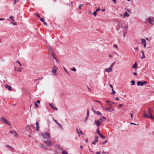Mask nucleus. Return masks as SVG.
<instances>
[{
  "label": "nucleus",
  "mask_w": 154,
  "mask_h": 154,
  "mask_svg": "<svg viewBox=\"0 0 154 154\" xmlns=\"http://www.w3.org/2000/svg\"><path fill=\"white\" fill-rule=\"evenodd\" d=\"M153 111V110L150 108H149L147 112V114L144 113L143 117L149 118L151 119H154V116H153L152 115Z\"/></svg>",
  "instance_id": "f257e3e1"
},
{
  "label": "nucleus",
  "mask_w": 154,
  "mask_h": 154,
  "mask_svg": "<svg viewBox=\"0 0 154 154\" xmlns=\"http://www.w3.org/2000/svg\"><path fill=\"white\" fill-rule=\"evenodd\" d=\"M106 119V117L104 116L102 117L99 119L98 120L95 121L94 123V124H96L98 128H99V127L102 123V122L105 121Z\"/></svg>",
  "instance_id": "f03ea898"
},
{
  "label": "nucleus",
  "mask_w": 154,
  "mask_h": 154,
  "mask_svg": "<svg viewBox=\"0 0 154 154\" xmlns=\"http://www.w3.org/2000/svg\"><path fill=\"white\" fill-rule=\"evenodd\" d=\"M42 136L45 140H48L50 138V134L48 132L42 133Z\"/></svg>",
  "instance_id": "7ed1b4c3"
},
{
  "label": "nucleus",
  "mask_w": 154,
  "mask_h": 154,
  "mask_svg": "<svg viewBox=\"0 0 154 154\" xmlns=\"http://www.w3.org/2000/svg\"><path fill=\"white\" fill-rule=\"evenodd\" d=\"M45 145L49 147H51L53 145L52 142L50 141L45 140L43 142Z\"/></svg>",
  "instance_id": "20e7f679"
},
{
  "label": "nucleus",
  "mask_w": 154,
  "mask_h": 154,
  "mask_svg": "<svg viewBox=\"0 0 154 154\" xmlns=\"http://www.w3.org/2000/svg\"><path fill=\"white\" fill-rule=\"evenodd\" d=\"M146 83L147 82L146 81L142 82L141 81H139L137 82V85L138 86L140 85L142 86L143 85L146 84Z\"/></svg>",
  "instance_id": "39448f33"
},
{
  "label": "nucleus",
  "mask_w": 154,
  "mask_h": 154,
  "mask_svg": "<svg viewBox=\"0 0 154 154\" xmlns=\"http://www.w3.org/2000/svg\"><path fill=\"white\" fill-rule=\"evenodd\" d=\"M148 22L150 24H154V18H152L151 17H149L148 18Z\"/></svg>",
  "instance_id": "423d86ee"
},
{
  "label": "nucleus",
  "mask_w": 154,
  "mask_h": 154,
  "mask_svg": "<svg viewBox=\"0 0 154 154\" xmlns=\"http://www.w3.org/2000/svg\"><path fill=\"white\" fill-rule=\"evenodd\" d=\"M50 106L54 110H57V109L55 106V105L54 103H49Z\"/></svg>",
  "instance_id": "0eeeda50"
},
{
  "label": "nucleus",
  "mask_w": 154,
  "mask_h": 154,
  "mask_svg": "<svg viewBox=\"0 0 154 154\" xmlns=\"http://www.w3.org/2000/svg\"><path fill=\"white\" fill-rule=\"evenodd\" d=\"M10 132L11 133L13 134L14 135L15 137H18V134L17 133V132L15 131H10Z\"/></svg>",
  "instance_id": "6e6552de"
},
{
  "label": "nucleus",
  "mask_w": 154,
  "mask_h": 154,
  "mask_svg": "<svg viewBox=\"0 0 154 154\" xmlns=\"http://www.w3.org/2000/svg\"><path fill=\"white\" fill-rule=\"evenodd\" d=\"M1 119L2 121H4L5 123L7 124L8 125H10V124L8 122L5 118L2 117L1 118Z\"/></svg>",
  "instance_id": "1a4fd4ad"
},
{
  "label": "nucleus",
  "mask_w": 154,
  "mask_h": 154,
  "mask_svg": "<svg viewBox=\"0 0 154 154\" xmlns=\"http://www.w3.org/2000/svg\"><path fill=\"white\" fill-rule=\"evenodd\" d=\"M141 43H142L143 44L144 47V48H145L146 46V40L142 38L141 39Z\"/></svg>",
  "instance_id": "9d476101"
},
{
  "label": "nucleus",
  "mask_w": 154,
  "mask_h": 154,
  "mask_svg": "<svg viewBox=\"0 0 154 154\" xmlns=\"http://www.w3.org/2000/svg\"><path fill=\"white\" fill-rule=\"evenodd\" d=\"M106 110L108 111L109 112H112L114 110V109L112 108L107 107L106 109Z\"/></svg>",
  "instance_id": "9b49d317"
},
{
  "label": "nucleus",
  "mask_w": 154,
  "mask_h": 154,
  "mask_svg": "<svg viewBox=\"0 0 154 154\" xmlns=\"http://www.w3.org/2000/svg\"><path fill=\"white\" fill-rule=\"evenodd\" d=\"M40 148H43L46 150H47L48 149V148L46 147L44 145L42 144H40Z\"/></svg>",
  "instance_id": "f8f14e48"
},
{
  "label": "nucleus",
  "mask_w": 154,
  "mask_h": 154,
  "mask_svg": "<svg viewBox=\"0 0 154 154\" xmlns=\"http://www.w3.org/2000/svg\"><path fill=\"white\" fill-rule=\"evenodd\" d=\"M112 68H111L110 67H109V68H108V69H105V70L106 71V72H112Z\"/></svg>",
  "instance_id": "ddd939ff"
},
{
  "label": "nucleus",
  "mask_w": 154,
  "mask_h": 154,
  "mask_svg": "<svg viewBox=\"0 0 154 154\" xmlns=\"http://www.w3.org/2000/svg\"><path fill=\"white\" fill-rule=\"evenodd\" d=\"M5 86L6 89H8L10 91H11L12 89L11 87L10 86L8 85H5Z\"/></svg>",
  "instance_id": "4468645a"
},
{
  "label": "nucleus",
  "mask_w": 154,
  "mask_h": 154,
  "mask_svg": "<svg viewBox=\"0 0 154 154\" xmlns=\"http://www.w3.org/2000/svg\"><path fill=\"white\" fill-rule=\"evenodd\" d=\"M54 121L56 123V124L59 126L60 128H61L62 127V125L60 124L56 120H55L54 119H53Z\"/></svg>",
  "instance_id": "2eb2a0df"
},
{
  "label": "nucleus",
  "mask_w": 154,
  "mask_h": 154,
  "mask_svg": "<svg viewBox=\"0 0 154 154\" xmlns=\"http://www.w3.org/2000/svg\"><path fill=\"white\" fill-rule=\"evenodd\" d=\"M36 130L37 131H38L39 129V123L38 122H36Z\"/></svg>",
  "instance_id": "dca6fc26"
},
{
  "label": "nucleus",
  "mask_w": 154,
  "mask_h": 154,
  "mask_svg": "<svg viewBox=\"0 0 154 154\" xmlns=\"http://www.w3.org/2000/svg\"><path fill=\"white\" fill-rule=\"evenodd\" d=\"M98 136H95L94 138V142H97L98 141Z\"/></svg>",
  "instance_id": "f3484780"
},
{
  "label": "nucleus",
  "mask_w": 154,
  "mask_h": 154,
  "mask_svg": "<svg viewBox=\"0 0 154 154\" xmlns=\"http://www.w3.org/2000/svg\"><path fill=\"white\" fill-rule=\"evenodd\" d=\"M129 16V14L127 12H125L124 14V17H128Z\"/></svg>",
  "instance_id": "a211bd4d"
},
{
  "label": "nucleus",
  "mask_w": 154,
  "mask_h": 154,
  "mask_svg": "<svg viewBox=\"0 0 154 154\" xmlns=\"http://www.w3.org/2000/svg\"><path fill=\"white\" fill-rule=\"evenodd\" d=\"M95 113L97 115H102V114L99 111H96Z\"/></svg>",
  "instance_id": "6ab92c4d"
},
{
  "label": "nucleus",
  "mask_w": 154,
  "mask_h": 154,
  "mask_svg": "<svg viewBox=\"0 0 154 154\" xmlns=\"http://www.w3.org/2000/svg\"><path fill=\"white\" fill-rule=\"evenodd\" d=\"M137 63L136 62H135L134 66H133V68H136L137 67Z\"/></svg>",
  "instance_id": "aec40b11"
},
{
  "label": "nucleus",
  "mask_w": 154,
  "mask_h": 154,
  "mask_svg": "<svg viewBox=\"0 0 154 154\" xmlns=\"http://www.w3.org/2000/svg\"><path fill=\"white\" fill-rule=\"evenodd\" d=\"M97 133L99 135L100 134H101V133L100 132L99 130V128H97Z\"/></svg>",
  "instance_id": "412c9836"
},
{
  "label": "nucleus",
  "mask_w": 154,
  "mask_h": 154,
  "mask_svg": "<svg viewBox=\"0 0 154 154\" xmlns=\"http://www.w3.org/2000/svg\"><path fill=\"white\" fill-rule=\"evenodd\" d=\"M47 49H48V50H49L50 51H51V47L50 46H47Z\"/></svg>",
  "instance_id": "4be33fe9"
},
{
  "label": "nucleus",
  "mask_w": 154,
  "mask_h": 154,
  "mask_svg": "<svg viewBox=\"0 0 154 154\" xmlns=\"http://www.w3.org/2000/svg\"><path fill=\"white\" fill-rule=\"evenodd\" d=\"M56 69H53L52 70V72L55 75H56Z\"/></svg>",
  "instance_id": "5701e85b"
},
{
  "label": "nucleus",
  "mask_w": 154,
  "mask_h": 154,
  "mask_svg": "<svg viewBox=\"0 0 154 154\" xmlns=\"http://www.w3.org/2000/svg\"><path fill=\"white\" fill-rule=\"evenodd\" d=\"M61 153L63 154H68L67 152L65 150H63L61 152Z\"/></svg>",
  "instance_id": "b1692460"
},
{
  "label": "nucleus",
  "mask_w": 154,
  "mask_h": 154,
  "mask_svg": "<svg viewBox=\"0 0 154 154\" xmlns=\"http://www.w3.org/2000/svg\"><path fill=\"white\" fill-rule=\"evenodd\" d=\"M21 70H22V69L21 68H17V70H16L18 72H21Z\"/></svg>",
  "instance_id": "393cba45"
},
{
  "label": "nucleus",
  "mask_w": 154,
  "mask_h": 154,
  "mask_svg": "<svg viewBox=\"0 0 154 154\" xmlns=\"http://www.w3.org/2000/svg\"><path fill=\"white\" fill-rule=\"evenodd\" d=\"M115 64V62H113V63H112V64L110 66L111 68H112V67H113V66Z\"/></svg>",
  "instance_id": "a878e982"
},
{
  "label": "nucleus",
  "mask_w": 154,
  "mask_h": 154,
  "mask_svg": "<svg viewBox=\"0 0 154 154\" xmlns=\"http://www.w3.org/2000/svg\"><path fill=\"white\" fill-rule=\"evenodd\" d=\"M99 136L102 139H103L105 138V137L103 136L101 134H100Z\"/></svg>",
  "instance_id": "bb28decb"
},
{
  "label": "nucleus",
  "mask_w": 154,
  "mask_h": 154,
  "mask_svg": "<svg viewBox=\"0 0 154 154\" xmlns=\"http://www.w3.org/2000/svg\"><path fill=\"white\" fill-rule=\"evenodd\" d=\"M9 18L11 19L12 21H14V17L13 16H11L9 17Z\"/></svg>",
  "instance_id": "cd10ccee"
},
{
  "label": "nucleus",
  "mask_w": 154,
  "mask_h": 154,
  "mask_svg": "<svg viewBox=\"0 0 154 154\" xmlns=\"http://www.w3.org/2000/svg\"><path fill=\"white\" fill-rule=\"evenodd\" d=\"M112 93H111V94H116V92H115V91L114 90H113V88H112Z\"/></svg>",
  "instance_id": "c85d7f7f"
},
{
  "label": "nucleus",
  "mask_w": 154,
  "mask_h": 154,
  "mask_svg": "<svg viewBox=\"0 0 154 154\" xmlns=\"http://www.w3.org/2000/svg\"><path fill=\"white\" fill-rule=\"evenodd\" d=\"M14 0V5H15L16 2H18L19 1V0Z\"/></svg>",
  "instance_id": "c756f323"
},
{
  "label": "nucleus",
  "mask_w": 154,
  "mask_h": 154,
  "mask_svg": "<svg viewBox=\"0 0 154 154\" xmlns=\"http://www.w3.org/2000/svg\"><path fill=\"white\" fill-rule=\"evenodd\" d=\"M131 85H134L135 84V82L133 80H132L131 81Z\"/></svg>",
  "instance_id": "7c9ffc66"
},
{
  "label": "nucleus",
  "mask_w": 154,
  "mask_h": 154,
  "mask_svg": "<svg viewBox=\"0 0 154 154\" xmlns=\"http://www.w3.org/2000/svg\"><path fill=\"white\" fill-rule=\"evenodd\" d=\"M63 69L64 70H65V71L68 74H69V73L66 69L64 67H63Z\"/></svg>",
  "instance_id": "2f4dec72"
},
{
  "label": "nucleus",
  "mask_w": 154,
  "mask_h": 154,
  "mask_svg": "<svg viewBox=\"0 0 154 154\" xmlns=\"http://www.w3.org/2000/svg\"><path fill=\"white\" fill-rule=\"evenodd\" d=\"M87 117H88L89 115V110L88 109H87Z\"/></svg>",
  "instance_id": "473e14b6"
},
{
  "label": "nucleus",
  "mask_w": 154,
  "mask_h": 154,
  "mask_svg": "<svg viewBox=\"0 0 154 154\" xmlns=\"http://www.w3.org/2000/svg\"><path fill=\"white\" fill-rule=\"evenodd\" d=\"M71 70H72L73 71H74V72H75L76 71V69L75 68H73L72 69L71 68Z\"/></svg>",
  "instance_id": "72a5a7b5"
},
{
  "label": "nucleus",
  "mask_w": 154,
  "mask_h": 154,
  "mask_svg": "<svg viewBox=\"0 0 154 154\" xmlns=\"http://www.w3.org/2000/svg\"><path fill=\"white\" fill-rule=\"evenodd\" d=\"M83 6L82 4H81L79 6V8L80 9H81V7Z\"/></svg>",
  "instance_id": "f704fd0d"
},
{
  "label": "nucleus",
  "mask_w": 154,
  "mask_h": 154,
  "mask_svg": "<svg viewBox=\"0 0 154 154\" xmlns=\"http://www.w3.org/2000/svg\"><path fill=\"white\" fill-rule=\"evenodd\" d=\"M93 14L95 16H96L97 14V12H96V11L94 12L93 13Z\"/></svg>",
  "instance_id": "c9c22d12"
},
{
  "label": "nucleus",
  "mask_w": 154,
  "mask_h": 154,
  "mask_svg": "<svg viewBox=\"0 0 154 154\" xmlns=\"http://www.w3.org/2000/svg\"><path fill=\"white\" fill-rule=\"evenodd\" d=\"M35 106L36 107H38V105L37 104V103H35Z\"/></svg>",
  "instance_id": "e433bc0d"
},
{
  "label": "nucleus",
  "mask_w": 154,
  "mask_h": 154,
  "mask_svg": "<svg viewBox=\"0 0 154 154\" xmlns=\"http://www.w3.org/2000/svg\"><path fill=\"white\" fill-rule=\"evenodd\" d=\"M145 58V56L144 55V54H143L142 55V56L141 57V58L142 59H144Z\"/></svg>",
  "instance_id": "4c0bfd02"
},
{
  "label": "nucleus",
  "mask_w": 154,
  "mask_h": 154,
  "mask_svg": "<svg viewBox=\"0 0 154 154\" xmlns=\"http://www.w3.org/2000/svg\"><path fill=\"white\" fill-rule=\"evenodd\" d=\"M109 86H110V87L112 88H112H113V86L112 85H111V84H109Z\"/></svg>",
  "instance_id": "58836bf2"
},
{
  "label": "nucleus",
  "mask_w": 154,
  "mask_h": 154,
  "mask_svg": "<svg viewBox=\"0 0 154 154\" xmlns=\"http://www.w3.org/2000/svg\"><path fill=\"white\" fill-rule=\"evenodd\" d=\"M40 20L42 22H43L45 21L44 19L43 18H41Z\"/></svg>",
  "instance_id": "ea45409f"
},
{
  "label": "nucleus",
  "mask_w": 154,
  "mask_h": 154,
  "mask_svg": "<svg viewBox=\"0 0 154 154\" xmlns=\"http://www.w3.org/2000/svg\"><path fill=\"white\" fill-rule=\"evenodd\" d=\"M5 146L7 147H9L10 148H12V147L9 145H6Z\"/></svg>",
  "instance_id": "a19ab883"
},
{
  "label": "nucleus",
  "mask_w": 154,
  "mask_h": 154,
  "mask_svg": "<svg viewBox=\"0 0 154 154\" xmlns=\"http://www.w3.org/2000/svg\"><path fill=\"white\" fill-rule=\"evenodd\" d=\"M113 47L115 48H117V49H118V48L117 47V45L115 44H114Z\"/></svg>",
  "instance_id": "79ce46f5"
},
{
  "label": "nucleus",
  "mask_w": 154,
  "mask_h": 154,
  "mask_svg": "<svg viewBox=\"0 0 154 154\" xmlns=\"http://www.w3.org/2000/svg\"><path fill=\"white\" fill-rule=\"evenodd\" d=\"M36 103H40V101L39 100H38L36 102H35Z\"/></svg>",
  "instance_id": "37998d69"
},
{
  "label": "nucleus",
  "mask_w": 154,
  "mask_h": 154,
  "mask_svg": "<svg viewBox=\"0 0 154 154\" xmlns=\"http://www.w3.org/2000/svg\"><path fill=\"white\" fill-rule=\"evenodd\" d=\"M36 15L37 16V17H39V18H40V16L39 15V14H36Z\"/></svg>",
  "instance_id": "c03bdc74"
},
{
  "label": "nucleus",
  "mask_w": 154,
  "mask_h": 154,
  "mask_svg": "<svg viewBox=\"0 0 154 154\" xmlns=\"http://www.w3.org/2000/svg\"><path fill=\"white\" fill-rule=\"evenodd\" d=\"M17 62L18 63L20 66H22V65H21V64L20 63V62L18 60H17Z\"/></svg>",
  "instance_id": "a18cd8bd"
},
{
  "label": "nucleus",
  "mask_w": 154,
  "mask_h": 154,
  "mask_svg": "<svg viewBox=\"0 0 154 154\" xmlns=\"http://www.w3.org/2000/svg\"><path fill=\"white\" fill-rule=\"evenodd\" d=\"M100 9L99 8H98L95 11L96 12L98 11H100Z\"/></svg>",
  "instance_id": "49530a36"
},
{
  "label": "nucleus",
  "mask_w": 154,
  "mask_h": 154,
  "mask_svg": "<svg viewBox=\"0 0 154 154\" xmlns=\"http://www.w3.org/2000/svg\"><path fill=\"white\" fill-rule=\"evenodd\" d=\"M76 132H77V133L78 134H79V135H79V131L78 129V128H77V129H76Z\"/></svg>",
  "instance_id": "de8ad7c7"
},
{
  "label": "nucleus",
  "mask_w": 154,
  "mask_h": 154,
  "mask_svg": "<svg viewBox=\"0 0 154 154\" xmlns=\"http://www.w3.org/2000/svg\"><path fill=\"white\" fill-rule=\"evenodd\" d=\"M91 109L95 113L96 111L94 109V108L92 107Z\"/></svg>",
  "instance_id": "09e8293b"
},
{
  "label": "nucleus",
  "mask_w": 154,
  "mask_h": 154,
  "mask_svg": "<svg viewBox=\"0 0 154 154\" xmlns=\"http://www.w3.org/2000/svg\"><path fill=\"white\" fill-rule=\"evenodd\" d=\"M11 23L13 24L14 25H17V24L14 23V22H11Z\"/></svg>",
  "instance_id": "8fccbe9b"
},
{
  "label": "nucleus",
  "mask_w": 154,
  "mask_h": 154,
  "mask_svg": "<svg viewBox=\"0 0 154 154\" xmlns=\"http://www.w3.org/2000/svg\"><path fill=\"white\" fill-rule=\"evenodd\" d=\"M52 54L54 58L55 59H56V58L55 57V56H54V53H53V52H52Z\"/></svg>",
  "instance_id": "3c124183"
},
{
  "label": "nucleus",
  "mask_w": 154,
  "mask_h": 154,
  "mask_svg": "<svg viewBox=\"0 0 154 154\" xmlns=\"http://www.w3.org/2000/svg\"><path fill=\"white\" fill-rule=\"evenodd\" d=\"M133 75H137V74L136 73V72H134V73H133Z\"/></svg>",
  "instance_id": "603ef678"
},
{
  "label": "nucleus",
  "mask_w": 154,
  "mask_h": 154,
  "mask_svg": "<svg viewBox=\"0 0 154 154\" xmlns=\"http://www.w3.org/2000/svg\"><path fill=\"white\" fill-rule=\"evenodd\" d=\"M43 23L44 25H47V23L45 21H44V22H43Z\"/></svg>",
  "instance_id": "864d4df0"
},
{
  "label": "nucleus",
  "mask_w": 154,
  "mask_h": 154,
  "mask_svg": "<svg viewBox=\"0 0 154 154\" xmlns=\"http://www.w3.org/2000/svg\"><path fill=\"white\" fill-rule=\"evenodd\" d=\"M130 114L131 115V118H133V116L132 114L131 113H130Z\"/></svg>",
  "instance_id": "5fc2aeb1"
},
{
  "label": "nucleus",
  "mask_w": 154,
  "mask_h": 154,
  "mask_svg": "<svg viewBox=\"0 0 154 154\" xmlns=\"http://www.w3.org/2000/svg\"><path fill=\"white\" fill-rule=\"evenodd\" d=\"M107 142V141L106 140L103 142L102 144H104V143H106Z\"/></svg>",
  "instance_id": "6e6d98bb"
},
{
  "label": "nucleus",
  "mask_w": 154,
  "mask_h": 154,
  "mask_svg": "<svg viewBox=\"0 0 154 154\" xmlns=\"http://www.w3.org/2000/svg\"><path fill=\"white\" fill-rule=\"evenodd\" d=\"M122 106V104H120L119 105V108H120L121 106Z\"/></svg>",
  "instance_id": "4d7b16f0"
},
{
  "label": "nucleus",
  "mask_w": 154,
  "mask_h": 154,
  "mask_svg": "<svg viewBox=\"0 0 154 154\" xmlns=\"http://www.w3.org/2000/svg\"><path fill=\"white\" fill-rule=\"evenodd\" d=\"M5 20V19L4 18H0V20Z\"/></svg>",
  "instance_id": "13d9d810"
},
{
  "label": "nucleus",
  "mask_w": 154,
  "mask_h": 154,
  "mask_svg": "<svg viewBox=\"0 0 154 154\" xmlns=\"http://www.w3.org/2000/svg\"><path fill=\"white\" fill-rule=\"evenodd\" d=\"M134 49H136L137 50H138V47H137L136 48H134Z\"/></svg>",
  "instance_id": "bf43d9fd"
},
{
  "label": "nucleus",
  "mask_w": 154,
  "mask_h": 154,
  "mask_svg": "<svg viewBox=\"0 0 154 154\" xmlns=\"http://www.w3.org/2000/svg\"><path fill=\"white\" fill-rule=\"evenodd\" d=\"M106 102L107 103H108H108H109V102H110V101H106Z\"/></svg>",
  "instance_id": "052dcab7"
},
{
  "label": "nucleus",
  "mask_w": 154,
  "mask_h": 154,
  "mask_svg": "<svg viewBox=\"0 0 154 154\" xmlns=\"http://www.w3.org/2000/svg\"><path fill=\"white\" fill-rule=\"evenodd\" d=\"M96 153V154H100V152H97Z\"/></svg>",
  "instance_id": "680f3d73"
},
{
  "label": "nucleus",
  "mask_w": 154,
  "mask_h": 154,
  "mask_svg": "<svg viewBox=\"0 0 154 154\" xmlns=\"http://www.w3.org/2000/svg\"><path fill=\"white\" fill-rule=\"evenodd\" d=\"M130 124H131V125H136V124H135V123H130Z\"/></svg>",
  "instance_id": "e2e57ef3"
},
{
  "label": "nucleus",
  "mask_w": 154,
  "mask_h": 154,
  "mask_svg": "<svg viewBox=\"0 0 154 154\" xmlns=\"http://www.w3.org/2000/svg\"><path fill=\"white\" fill-rule=\"evenodd\" d=\"M116 100H119V99L118 98V97H116Z\"/></svg>",
  "instance_id": "0e129e2a"
},
{
  "label": "nucleus",
  "mask_w": 154,
  "mask_h": 154,
  "mask_svg": "<svg viewBox=\"0 0 154 154\" xmlns=\"http://www.w3.org/2000/svg\"><path fill=\"white\" fill-rule=\"evenodd\" d=\"M109 57L110 58H111L112 57V56L110 54L109 55Z\"/></svg>",
  "instance_id": "69168bd1"
},
{
  "label": "nucleus",
  "mask_w": 154,
  "mask_h": 154,
  "mask_svg": "<svg viewBox=\"0 0 154 154\" xmlns=\"http://www.w3.org/2000/svg\"><path fill=\"white\" fill-rule=\"evenodd\" d=\"M80 133L81 134H83L82 132V131L81 130H80Z\"/></svg>",
  "instance_id": "338daca9"
},
{
  "label": "nucleus",
  "mask_w": 154,
  "mask_h": 154,
  "mask_svg": "<svg viewBox=\"0 0 154 154\" xmlns=\"http://www.w3.org/2000/svg\"><path fill=\"white\" fill-rule=\"evenodd\" d=\"M95 142H92V144H93L95 145Z\"/></svg>",
  "instance_id": "774afa93"
}]
</instances>
